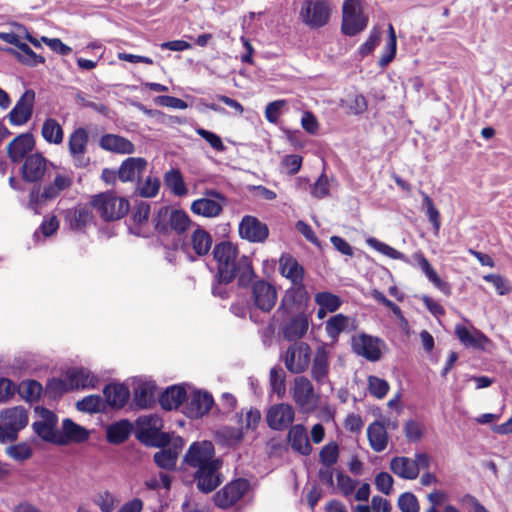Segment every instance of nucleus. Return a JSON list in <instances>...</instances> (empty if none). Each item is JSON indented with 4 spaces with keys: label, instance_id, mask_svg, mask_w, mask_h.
<instances>
[{
    "label": "nucleus",
    "instance_id": "3",
    "mask_svg": "<svg viewBox=\"0 0 512 512\" xmlns=\"http://www.w3.org/2000/svg\"><path fill=\"white\" fill-rule=\"evenodd\" d=\"M45 176L53 178V181L44 186L34 202L55 199L62 191L70 188L73 182L70 175L58 172L53 163L46 160L41 154L34 153V182L44 179Z\"/></svg>",
    "mask_w": 512,
    "mask_h": 512
},
{
    "label": "nucleus",
    "instance_id": "40",
    "mask_svg": "<svg viewBox=\"0 0 512 512\" xmlns=\"http://www.w3.org/2000/svg\"><path fill=\"white\" fill-rule=\"evenodd\" d=\"M455 334L458 339L466 346L482 347L487 341V337L479 330H469L464 325L455 326Z\"/></svg>",
    "mask_w": 512,
    "mask_h": 512
},
{
    "label": "nucleus",
    "instance_id": "24",
    "mask_svg": "<svg viewBox=\"0 0 512 512\" xmlns=\"http://www.w3.org/2000/svg\"><path fill=\"white\" fill-rule=\"evenodd\" d=\"M329 368V351L325 346H320L316 349L312 360L311 377L316 383L322 385L328 379Z\"/></svg>",
    "mask_w": 512,
    "mask_h": 512
},
{
    "label": "nucleus",
    "instance_id": "16",
    "mask_svg": "<svg viewBox=\"0 0 512 512\" xmlns=\"http://www.w3.org/2000/svg\"><path fill=\"white\" fill-rule=\"evenodd\" d=\"M309 299L310 296L304 282L292 284L291 287L285 291L279 309L286 313L298 311L307 305Z\"/></svg>",
    "mask_w": 512,
    "mask_h": 512
},
{
    "label": "nucleus",
    "instance_id": "59",
    "mask_svg": "<svg viewBox=\"0 0 512 512\" xmlns=\"http://www.w3.org/2000/svg\"><path fill=\"white\" fill-rule=\"evenodd\" d=\"M420 193L423 197V205L426 207L428 219L432 223L434 229L438 231L441 225L439 211L434 206L432 199L425 192L421 191Z\"/></svg>",
    "mask_w": 512,
    "mask_h": 512
},
{
    "label": "nucleus",
    "instance_id": "30",
    "mask_svg": "<svg viewBox=\"0 0 512 512\" xmlns=\"http://www.w3.org/2000/svg\"><path fill=\"white\" fill-rule=\"evenodd\" d=\"M183 446L181 438H177L172 447L164 448L154 455L155 463L162 469L173 470L176 466L179 452Z\"/></svg>",
    "mask_w": 512,
    "mask_h": 512
},
{
    "label": "nucleus",
    "instance_id": "23",
    "mask_svg": "<svg viewBox=\"0 0 512 512\" xmlns=\"http://www.w3.org/2000/svg\"><path fill=\"white\" fill-rule=\"evenodd\" d=\"M309 328L308 316L299 312L291 317L282 327V335L288 341H296L305 336Z\"/></svg>",
    "mask_w": 512,
    "mask_h": 512
},
{
    "label": "nucleus",
    "instance_id": "5",
    "mask_svg": "<svg viewBox=\"0 0 512 512\" xmlns=\"http://www.w3.org/2000/svg\"><path fill=\"white\" fill-rule=\"evenodd\" d=\"M91 204L105 221L123 218L130 208L127 199L113 193L98 194L93 197Z\"/></svg>",
    "mask_w": 512,
    "mask_h": 512
},
{
    "label": "nucleus",
    "instance_id": "37",
    "mask_svg": "<svg viewBox=\"0 0 512 512\" xmlns=\"http://www.w3.org/2000/svg\"><path fill=\"white\" fill-rule=\"evenodd\" d=\"M186 399V391L183 386H171L160 396V404L165 410L177 409Z\"/></svg>",
    "mask_w": 512,
    "mask_h": 512
},
{
    "label": "nucleus",
    "instance_id": "49",
    "mask_svg": "<svg viewBox=\"0 0 512 512\" xmlns=\"http://www.w3.org/2000/svg\"><path fill=\"white\" fill-rule=\"evenodd\" d=\"M153 396L154 385L150 382H139L134 388L135 402L139 407H147L153 401Z\"/></svg>",
    "mask_w": 512,
    "mask_h": 512
},
{
    "label": "nucleus",
    "instance_id": "57",
    "mask_svg": "<svg viewBox=\"0 0 512 512\" xmlns=\"http://www.w3.org/2000/svg\"><path fill=\"white\" fill-rule=\"evenodd\" d=\"M396 35L393 26L389 25V39L386 46V52L381 56L379 65L381 67L387 66L396 55Z\"/></svg>",
    "mask_w": 512,
    "mask_h": 512
},
{
    "label": "nucleus",
    "instance_id": "39",
    "mask_svg": "<svg viewBox=\"0 0 512 512\" xmlns=\"http://www.w3.org/2000/svg\"><path fill=\"white\" fill-rule=\"evenodd\" d=\"M31 113L32 104L29 101V92L27 91L9 113V118L12 124L22 125L29 120Z\"/></svg>",
    "mask_w": 512,
    "mask_h": 512
},
{
    "label": "nucleus",
    "instance_id": "46",
    "mask_svg": "<svg viewBox=\"0 0 512 512\" xmlns=\"http://www.w3.org/2000/svg\"><path fill=\"white\" fill-rule=\"evenodd\" d=\"M165 185L177 196H184L187 194V188L184 183L183 177L179 170L171 169L165 173Z\"/></svg>",
    "mask_w": 512,
    "mask_h": 512
},
{
    "label": "nucleus",
    "instance_id": "43",
    "mask_svg": "<svg viewBox=\"0 0 512 512\" xmlns=\"http://www.w3.org/2000/svg\"><path fill=\"white\" fill-rule=\"evenodd\" d=\"M131 430V423L127 420H121L107 428V439L110 443H122L129 437Z\"/></svg>",
    "mask_w": 512,
    "mask_h": 512
},
{
    "label": "nucleus",
    "instance_id": "11",
    "mask_svg": "<svg viewBox=\"0 0 512 512\" xmlns=\"http://www.w3.org/2000/svg\"><path fill=\"white\" fill-rule=\"evenodd\" d=\"M281 359L289 372L301 374L311 362V348L305 342H295L286 349Z\"/></svg>",
    "mask_w": 512,
    "mask_h": 512
},
{
    "label": "nucleus",
    "instance_id": "31",
    "mask_svg": "<svg viewBox=\"0 0 512 512\" xmlns=\"http://www.w3.org/2000/svg\"><path fill=\"white\" fill-rule=\"evenodd\" d=\"M367 437L371 449L382 452L388 444V433L384 424L380 421L372 422L367 428Z\"/></svg>",
    "mask_w": 512,
    "mask_h": 512
},
{
    "label": "nucleus",
    "instance_id": "62",
    "mask_svg": "<svg viewBox=\"0 0 512 512\" xmlns=\"http://www.w3.org/2000/svg\"><path fill=\"white\" fill-rule=\"evenodd\" d=\"M394 480L387 472H380L375 477V486L378 491L385 495H390L393 491Z\"/></svg>",
    "mask_w": 512,
    "mask_h": 512
},
{
    "label": "nucleus",
    "instance_id": "28",
    "mask_svg": "<svg viewBox=\"0 0 512 512\" xmlns=\"http://www.w3.org/2000/svg\"><path fill=\"white\" fill-rule=\"evenodd\" d=\"M288 442L292 449L302 455H309L312 452V446L309 442L306 428L302 424H296L290 427L288 432Z\"/></svg>",
    "mask_w": 512,
    "mask_h": 512
},
{
    "label": "nucleus",
    "instance_id": "47",
    "mask_svg": "<svg viewBox=\"0 0 512 512\" xmlns=\"http://www.w3.org/2000/svg\"><path fill=\"white\" fill-rule=\"evenodd\" d=\"M67 219L71 228L82 229L92 221V214L86 207H77L68 211Z\"/></svg>",
    "mask_w": 512,
    "mask_h": 512
},
{
    "label": "nucleus",
    "instance_id": "50",
    "mask_svg": "<svg viewBox=\"0 0 512 512\" xmlns=\"http://www.w3.org/2000/svg\"><path fill=\"white\" fill-rule=\"evenodd\" d=\"M269 382L271 390L278 398H283L286 393V374L281 367L276 366L270 370Z\"/></svg>",
    "mask_w": 512,
    "mask_h": 512
},
{
    "label": "nucleus",
    "instance_id": "25",
    "mask_svg": "<svg viewBox=\"0 0 512 512\" xmlns=\"http://www.w3.org/2000/svg\"><path fill=\"white\" fill-rule=\"evenodd\" d=\"M67 380L71 390L92 389L99 382V378L86 368H71L67 371Z\"/></svg>",
    "mask_w": 512,
    "mask_h": 512
},
{
    "label": "nucleus",
    "instance_id": "7",
    "mask_svg": "<svg viewBox=\"0 0 512 512\" xmlns=\"http://www.w3.org/2000/svg\"><path fill=\"white\" fill-rule=\"evenodd\" d=\"M291 397L302 413L310 414L317 408L319 395L312 382L305 376H297L290 388Z\"/></svg>",
    "mask_w": 512,
    "mask_h": 512
},
{
    "label": "nucleus",
    "instance_id": "55",
    "mask_svg": "<svg viewBox=\"0 0 512 512\" xmlns=\"http://www.w3.org/2000/svg\"><path fill=\"white\" fill-rule=\"evenodd\" d=\"M302 157L298 154L285 155L280 163L281 171L288 175H295L302 166Z\"/></svg>",
    "mask_w": 512,
    "mask_h": 512
},
{
    "label": "nucleus",
    "instance_id": "36",
    "mask_svg": "<svg viewBox=\"0 0 512 512\" xmlns=\"http://www.w3.org/2000/svg\"><path fill=\"white\" fill-rule=\"evenodd\" d=\"M1 420L5 425L15 428L19 432L28 424V413L23 407H13L1 413Z\"/></svg>",
    "mask_w": 512,
    "mask_h": 512
},
{
    "label": "nucleus",
    "instance_id": "45",
    "mask_svg": "<svg viewBox=\"0 0 512 512\" xmlns=\"http://www.w3.org/2000/svg\"><path fill=\"white\" fill-rule=\"evenodd\" d=\"M43 138L51 144H60L63 142L64 132L61 125L53 118H48L41 129Z\"/></svg>",
    "mask_w": 512,
    "mask_h": 512
},
{
    "label": "nucleus",
    "instance_id": "19",
    "mask_svg": "<svg viewBox=\"0 0 512 512\" xmlns=\"http://www.w3.org/2000/svg\"><path fill=\"white\" fill-rule=\"evenodd\" d=\"M239 234L250 242L262 243L268 238L269 229L256 217L245 216L239 224Z\"/></svg>",
    "mask_w": 512,
    "mask_h": 512
},
{
    "label": "nucleus",
    "instance_id": "14",
    "mask_svg": "<svg viewBox=\"0 0 512 512\" xmlns=\"http://www.w3.org/2000/svg\"><path fill=\"white\" fill-rule=\"evenodd\" d=\"M295 419V410L288 403H278L269 407L266 422L270 429L282 431L291 426Z\"/></svg>",
    "mask_w": 512,
    "mask_h": 512
},
{
    "label": "nucleus",
    "instance_id": "58",
    "mask_svg": "<svg viewBox=\"0 0 512 512\" xmlns=\"http://www.w3.org/2000/svg\"><path fill=\"white\" fill-rule=\"evenodd\" d=\"M79 411L83 412H98L102 408V399L98 395H88L76 403Z\"/></svg>",
    "mask_w": 512,
    "mask_h": 512
},
{
    "label": "nucleus",
    "instance_id": "32",
    "mask_svg": "<svg viewBox=\"0 0 512 512\" xmlns=\"http://www.w3.org/2000/svg\"><path fill=\"white\" fill-rule=\"evenodd\" d=\"M390 470L398 477L407 480H414L418 477V470L414 461L405 456H397L391 459Z\"/></svg>",
    "mask_w": 512,
    "mask_h": 512
},
{
    "label": "nucleus",
    "instance_id": "4",
    "mask_svg": "<svg viewBox=\"0 0 512 512\" xmlns=\"http://www.w3.org/2000/svg\"><path fill=\"white\" fill-rule=\"evenodd\" d=\"M8 155L15 164H20V173L25 186L32 184V135L22 134L7 147Z\"/></svg>",
    "mask_w": 512,
    "mask_h": 512
},
{
    "label": "nucleus",
    "instance_id": "61",
    "mask_svg": "<svg viewBox=\"0 0 512 512\" xmlns=\"http://www.w3.org/2000/svg\"><path fill=\"white\" fill-rule=\"evenodd\" d=\"M483 279L491 283L499 295H506L511 290L507 279L499 274H487Z\"/></svg>",
    "mask_w": 512,
    "mask_h": 512
},
{
    "label": "nucleus",
    "instance_id": "52",
    "mask_svg": "<svg viewBox=\"0 0 512 512\" xmlns=\"http://www.w3.org/2000/svg\"><path fill=\"white\" fill-rule=\"evenodd\" d=\"M69 380H67V374L64 379L61 378H53L48 381L45 387V393H47L50 397L56 398L64 393L70 391Z\"/></svg>",
    "mask_w": 512,
    "mask_h": 512
},
{
    "label": "nucleus",
    "instance_id": "48",
    "mask_svg": "<svg viewBox=\"0 0 512 512\" xmlns=\"http://www.w3.org/2000/svg\"><path fill=\"white\" fill-rule=\"evenodd\" d=\"M92 501L101 512H113L120 502L115 494L107 490L95 494Z\"/></svg>",
    "mask_w": 512,
    "mask_h": 512
},
{
    "label": "nucleus",
    "instance_id": "41",
    "mask_svg": "<svg viewBox=\"0 0 512 512\" xmlns=\"http://www.w3.org/2000/svg\"><path fill=\"white\" fill-rule=\"evenodd\" d=\"M63 432L61 433L64 437V442L62 445L67 444L68 442H83L88 439L89 432L82 426L76 424L70 419H65L63 421Z\"/></svg>",
    "mask_w": 512,
    "mask_h": 512
},
{
    "label": "nucleus",
    "instance_id": "9",
    "mask_svg": "<svg viewBox=\"0 0 512 512\" xmlns=\"http://www.w3.org/2000/svg\"><path fill=\"white\" fill-rule=\"evenodd\" d=\"M386 347L384 340L370 334L358 333L351 338L352 351L370 362L379 361Z\"/></svg>",
    "mask_w": 512,
    "mask_h": 512
},
{
    "label": "nucleus",
    "instance_id": "54",
    "mask_svg": "<svg viewBox=\"0 0 512 512\" xmlns=\"http://www.w3.org/2000/svg\"><path fill=\"white\" fill-rule=\"evenodd\" d=\"M368 390L374 397L382 399L389 391V384L386 380L371 375L368 377Z\"/></svg>",
    "mask_w": 512,
    "mask_h": 512
},
{
    "label": "nucleus",
    "instance_id": "6",
    "mask_svg": "<svg viewBox=\"0 0 512 512\" xmlns=\"http://www.w3.org/2000/svg\"><path fill=\"white\" fill-rule=\"evenodd\" d=\"M333 6L329 0H305L299 12L301 21L312 29L325 26L331 17Z\"/></svg>",
    "mask_w": 512,
    "mask_h": 512
},
{
    "label": "nucleus",
    "instance_id": "18",
    "mask_svg": "<svg viewBox=\"0 0 512 512\" xmlns=\"http://www.w3.org/2000/svg\"><path fill=\"white\" fill-rule=\"evenodd\" d=\"M245 479H237L225 485L215 496V504L220 508H228L240 500L248 489Z\"/></svg>",
    "mask_w": 512,
    "mask_h": 512
},
{
    "label": "nucleus",
    "instance_id": "42",
    "mask_svg": "<svg viewBox=\"0 0 512 512\" xmlns=\"http://www.w3.org/2000/svg\"><path fill=\"white\" fill-rule=\"evenodd\" d=\"M0 38L10 44H14L17 48L16 54L22 62L29 63L32 60V50L28 44L22 41V36L19 33H0Z\"/></svg>",
    "mask_w": 512,
    "mask_h": 512
},
{
    "label": "nucleus",
    "instance_id": "60",
    "mask_svg": "<svg viewBox=\"0 0 512 512\" xmlns=\"http://www.w3.org/2000/svg\"><path fill=\"white\" fill-rule=\"evenodd\" d=\"M398 507L402 512H419L420 506L413 493H402L398 498Z\"/></svg>",
    "mask_w": 512,
    "mask_h": 512
},
{
    "label": "nucleus",
    "instance_id": "64",
    "mask_svg": "<svg viewBox=\"0 0 512 512\" xmlns=\"http://www.w3.org/2000/svg\"><path fill=\"white\" fill-rule=\"evenodd\" d=\"M160 188V181L156 177H148L143 184L138 186V190L143 197H154Z\"/></svg>",
    "mask_w": 512,
    "mask_h": 512
},
{
    "label": "nucleus",
    "instance_id": "10",
    "mask_svg": "<svg viewBox=\"0 0 512 512\" xmlns=\"http://www.w3.org/2000/svg\"><path fill=\"white\" fill-rule=\"evenodd\" d=\"M34 417L36 418L34 421V432L45 441L63 444L64 437L56 429L57 416L52 411L42 407H35Z\"/></svg>",
    "mask_w": 512,
    "mask_h": 512
},
{
    "label": "nucleus",
    "instance_id": "33",
    "mask_svg": "<svg viewBox=\"0 0 512 512\" xmlns=\"http://www.w3.org/2000/svg\"><path fill=\"white\" fill-rule=\"evenodd\" d=\"M99 144L104 150L120 154H132L135 150L131 141L114 134H106L102 136Z\"/></svg>",
    "mask_w": 512,
    "mask_h": 512
},
{
    "label": "nucleus",
    "instance_id": "2",
    "mask_svg": "<svg viewBox=\"0 0 512 512\" xmlns=\"http://www.w3.org/2000/svg\"><path fill=\"white\" fill-rule=\"evenodd\" d=\"M213 257L217 262L218 277L220 283L228 284L233 279H238L240 286H247L255 277L250 259L238 256L236 246L231 242H220L213 249Z\"/></svg>",
    "mask_w": 512,
    "mask_h": 512
},
{
    "label": "nucleus",
    "instance_id": "63",
    "mask_svg": "<svg viewBox=\"0 0 512 512\" xmlns=\"http://www.w3.org/2000/svg\"><path fill=\"white\" fill-rule=\"evenodd\" d=\"M286 105L285 100L270 102L265 108V117L268 122L276 124L279 120L281 109Z\"/></svg>",
    "mask_w": 512,
    "mask_h": 512
},
{
    "label": "nucleus",
    "instance_id": "26",
    "mask_svg": "<svg viewBox=\"0 0 512 512\" xmlns=\"http://www.w3.org/2000/svg\"><path fill=\"white\" fill-rule=\"evenodd\" d=\"M413 260L419 266L421 271L425 274L427 279L441 292L446 295H449L451 292L450 285L442 280L439 275L436 273L434 268L431 266L427 258L424 256L422 252H416L412 256Z\"/></svg>",
    "mask_w": 512,
    "mask_h": 512
},
{
    "label": "nucleus",
    "instance_id": "13",
    "mask_svg": "<svg viewBox=\"0 0 512 512\" xmlns=\"http://www.w3.org/2000/svg\"><path fill=\"white\" fill-rule=\"evenodd\" d=\"M277 298V290L271 283L258 280L252 284L251 299L254 306L262 312H270L274 308Z\"/></svg>",
    "mask_w": 512,
    "mask_h": 512
},
{
    "label": "nucleus",
    "instance_id": "1",
    "mask_svg": "<svg viewBox=\"0 0 512 512\" xmlns=\"http://www.w3.org/2000/svg\"><path fill=\"white\" fill-rule=\"evenodd\" d=\"M214 453L212 442L201 441L192 443L184 457L188 466L197 468L195 481L203 493L212 492L220 484L217 473L220 462L214 458Z\"/></svg>",
    "mask_w": 512,
    "mask_h": 512
},
{
    "label": "nucleus",
    "instance_id": "34",
    "mask_svg": "<svg viewBox=\"0 0 512 512\" xmlns=\"http://www.w3.org/2000/svg\"><path fill=\"white\" fill-rule=\"evenodd\" d=\"M138 438L142 442H148L156 438L162 428V420L156 415H147L138 419Z\"/></svg>",
    "mask_w": 512,
    "mask_h": 512
},
{
    "label": "nucleus",
    "instance_id": "44",
    "mask_svg": "<svg viewBox=\"0 0 512 512\" xmlns=\"http://www.w3.org/2000/svg\"><path fill=\"white\" fill-rule=\"evenodd\" d=\"M366 243L369 247L373 248L374 250L391 259L401 260L407 264H412L410 259L406 257L402 252L396 250L395 248L391 247L390 245L384 242L379 241L374 237L367 238Z\"/></svg>",
    "mask_w": 512,
    "mask_h": 512
},
{
    "label": "nucleus",
    "instance_id": "29",
    "mask_svg": "<svg viewBox=\"0 0 512 512\" xmlns=\"http://www.w3.org/2000/svg\"><path fill=\"white\" fill-rule=\"evenodd\" d=\"M185 247L187 252L191 248L197 256H205L212 247V237L206 230L197 227L190 236L189 244Z\"/></svg>",
    "mask_w": 512,
    "mask_h": 512
},
{
    "label": "nucleus",
    "instance_id": "51",
    "mask_svg": "<svg viewBox=\"0 0 512 512\" xmlns=\"http://www.w3.org/2000/svg\"><path fill=\"white\" fill-rule=\"evenodd\" d=\"M314 300L319 307H324L329 313L337 311L342 305L341 298L328 291L318 292Z\"/></svg>",
    "mask_w": 512,
    "mask_h": 512
},
{
    "label": "nucleus",
    "instance_id": "8",
    "mask_svg": "<svg viewBox=\"0 0 512 512\" xmlns=\"http://www.w3.org/2000/svg\"><path fill=\"white\" fill-rule=\"evenodd\" d=\"M368 18L363 12L362 0H344L342 6L341 30L347 36H355L363 31Z\"/></svg>",
    "mask_w": 512,
    "mask_h": 512
},
{
    "label": "nucleus",
    "instance_id": "21",
    "mask_svg": "<svg viewBox=\"0 0 512 512\" xmlns=\"http://www.w3.org/2000/svg\"><path fill=\"white\" fill-rule=\"evenodd\" d=\"M280 275L291 282L299 284L304 282L305 269L298 260L289 253H283L278 260Z\"/></svg>",
    "mask_w": 512,
    "mask_h": 512
},
{
    "label": "nucleus",
    "instance_id": "17",
    "mask_svg": "<svg viewBox=\"0 0 512 512\" xmlns=\"http://www.w3.org/2000/svg\"><path fill=\"white\" fill-rule=\"evenodd\" d=\"M88 141V132L82 127L75 129L69 136V153L77 167H84L89 163V159L85 156Z\"/></svg>",
    "mask_w": 512,
    "mask_h": 512
},
{
    "label": "nucleus",
    "instance_id": "20",
    "mask_svg": "<svg viewBox=\"0 0 512 512\" xmlns=\"http://www.w3.org/2000/svg\"><path fill=\"white\" fill-rule=\"evenodd\" d=\"M214 403L213 397L207 392L195 391L188 398L184 413L192 419L203 417Z\"/></svg>",
    "mask_w": 512,
    "mask_h": 512
},
{
    "label": "nucleus",
    "instance_id": "12",
    "mask_svg": "<svg viewBox=\"0 0 512 512\" xmlns=\"http://www.w3.org/2000/svg\"><path fill=\"white\" fill-rule=\"evenodd\" d=\"M226 198L215 190H208L205 197L197 199L191 204V211L206 218H214L222 213Z\"/></svg>",
    "mask_w": 512,
    "mask_h": 512
},
{
    "label": "nucleus",
    "instance_id": "35",
    "mask_svg": "<svg viewBox=\"0 0 512 512\" xmlns=\"http://www.w3.org/2000/svg\"><path fill=\"white\" fill-rule=\"evenodd\" d=\"M352 319L344 314H336L330 317L325 323V331L332 342L338 341L342 332L349 329Z\"/></svg>",
    "mask_w": 512,
    "mask_h": 512
},
{
    "label": "nucleus",
    "instance_id": "53",
    "mask_svg": "<svg viewBox=\"0 0 512 512\" xmlns=\"http://www.w3.org/2000/svg\"><path fill=\"white\" fill-rule=\"evenodd\" d=\"M339 458V448L335 442L324 445L319 453V459L322 465L333 466Z\"/></svg>",
    "mask_w": 512,
    "mask_h": 512
},
{
    "label": "nucleus",
    "instance_id": "15",
    "mask_svg": "<svg viewBox=\"0 0 512 512\" xmlns=\"http://www.w3.org/2000/svg\"><path fill=\"white\" fill-rule=\"evenodd\" d=\"M191 225V220L187 213L182 210H172L170 213L165 211L164 215L159 214L156 223V230L162 233L168 230L175 231L177 234L184 233Z\"/></svg>",
    "mask_w": 512,
    "mask_h": 512
},
{
    "label": "nucleus",
    "instance_id": "56",
    "mask_svg": "<svg viewBox=\"0 0 512 512\" xmlns=\"http://www.w3.org/2000/svg\"><path fill=\"white\" fill-rule=\"evenodd\" d=\"M404 433L409 442H419L424 434V425L421 422L410 419L404 425Z\"/></svg>",
    "mask_w": 512,
    "mask_h": 512
},
{
    "label": "nucleus",
    "instance_id": "38",
    "mask_svg": "<svg viewBox=\"0 0 512 512\" xmlns=\"http://www.w3.org/2000/svg\"><path fill=\"white\" fill-rule=\"evenodd\" d=\"M104 396L112 407L121 408L129 399V390L122 384H110L104 388Z\"/></svg>",
    "mask_w": 512,
    "mask_h": 512
},
{
    "label": "nucleus",
    "instance_id": "22",
    "mask_svg": "<svg viewBox=\"0 0 512 512\" xmlns=\"http://www.w3.org/2000/svg\"><path fill=\"white\" fill-rule=\"evenodd\" d=\"M19 395L27 402L32 401V380L28 379L22 382L19 386H16L8 378H0V402L4 403L10 400L15 393Z\"/></svg>",
    "mask_w": 512,
    "mask_h": 512
},
{
    "label": "nucleus",
    "instance_id": "27",
    "mask_svg": "<svg viewBox=\"0 0 512 512\" xmlns=\"http://www.w3.org/2000/svg\"><path fill=\"white\" fill-rule=\"evenodd\" d=\"M146 167L147 161L142 157L127 158L118 170V177L122 182H132L142 175Z\"/></svg>",
    "mask_w": 512,
    "mask_h": 512
}]
</instances>
